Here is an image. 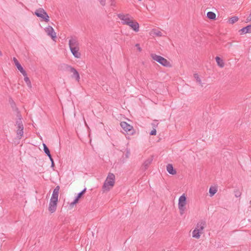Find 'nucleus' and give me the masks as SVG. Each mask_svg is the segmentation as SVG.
I'll return each instance as SVG.
<instances>
[{
  "label": "nucleus",
  "mask_w": 251,
  "mask_h": 251,
  "mask_svg": "<svg viewBox=\"0 0 251 251\" xmlns=\"http://www.w3.org/2000/svg\"><path fill=\"white\" fill-rule=\"evenodd\" d=\"M115 176L113 174L109 173L102 186V191H109L114 186Z\"/></svg>",
  "instance_id": "nucleus-1"
},
{
  "label": "nucleus",
  "mask_w": 251,
  "mask_h": 251,
  "mask_svg": "<svg viewBox=\"0 0 251 251\" xmlns=\"http://www.w3.org/2000/svg\"><path fill=\"white\" fill-rule=\"evenodd\" d=\"M151 56L154 60L157 61L165 67H169L170 66V62L166 59L161 56L151 53Z\"/></svg>",
  "instance_id": "nucleus-2"
},
{
  "label": "nucleus",
  "mask_w": 251,
  "mask_h": 251,
  "mask_svg": "<svg viewBox=\"0 0 251 251\" xmlns=\"http://www.w3.org/2000/svg\"><path fill=\"white\" fill-rule=\"evenodd\" d=\"M186 204V198L184 194L181 196L178 200V208L180 211V214L182 215L185 210V205Z\"/></svg>",
  "instance_id": "nucleus-3"
},
{
  "label": "nucleus",
  "mask_w": 251,
  "mask_h": 251,
  "mask_svg": "<svg viewBox=\"0 0 251 251\" xmlns=\"http://www.w3.org/2000/svg\"><path fill=\"white\" fill-rule=\"evenodd\" d=\"M16 126H17V136L18 138H21V137L23 136L24 134V126L22 123V117L21 115L19 116V119L16 121Z\"/></svg>",
  "instance_id": "nucleus-4"
},
{
  "label": "nucleus",
  "mask_w": 251,
  "mask_h": 251,
  "mask_svg": "<svg viewBox=\"0 0 251 251\" xmlns=\"http://www.w3.org/2000/svg\"><path fill=\"white\" fill-rule=\"evenodd\" d=\"M118 17L121 20V23L123 25H127L129 24V22L133 19V18L128 14H125L121 13L117 14Z\"/></svg>",
  "instance_id": "nucleus-5"
},
{
  "label": "nucleus",
  "mask_w": 251,
  "mask_h": 251,
  "mask_svg": "<svg viewBox=\"0 0 251 251\" xmlns=\"http://www.w3.org/2000/svg\"><path fill=\"white\" fill-rule=\"evenodd\" d=\"M35 14L38 17L42 18L46 22L49 21V16L43 8H39L35 12Z\"/></svg>",
  "instance_id": "nucleus-6"
},
{
  "label": "nucleus",
  "mask_w": 251,
  "mask_h": 251,
  "mask_svg": "<svg viewBox=\"0 0 251 251\" xmlns=\"http://www.w3.org/2000/svg\"><path fill=\"white\" fill-rule=\"evenodd\" d=\"M120 125L121 127L123 128V129L128 132L129 134H133L134 133V129L133 126L129 124H127L126 122H122L120 123Z\"/></svg>",
  "instance_id": "nucleus-7"
},
{
  "label": "nucleus",
  "mask_w": 251,
  "mask_h": 251,
  "mask_svg": "<svg viewBox=\"0 0 251 251\" xmlns=\"http://www.w3.org/2000/svg\"><path fill=\"white\" fill-rule=\"evenodd\" d=\"M69 46L70 49L79 48L78 41L75 37H71L69 41Z\"/></svg>",
  "instance_id": "nucleus-8"
},
{
  "label": "nucleus",
  "mask_w": 251,
  "mask_h": 251,
  "mask_svg": "<svg viewBox=\"0 0 251 251\" xmlns=\"http://www.w3.org/2000/svg\"><path fill=\"white\" fill-rule=\"evenodd\" d=\"M57 202L58 201H57L52 200L51 199L50 200L49 210L51 213H52L56 211Z\"/></svg>",
  "instance_id": "nucleus-9"
},
{
  "label": "nucleus",
  "mask_w": 251,
  "mask_h": 251,
  "mask_svg": "<svg viewBox=\"0 0 251 251\" xmlns=\"http://www.w3.org/2000/svg\"><path fill=\"white\" fill-rule=\"evenodd\" d=\"M45 30L47 34L50 36L52 40H54L56 38V35L53 28L51 26H49L46 27Z\"/></svg>",
  "instance_id": "nucleus-10"
},
{
  "label": "nucleus",
  "mask_w": 251,
  "mask_h": 251,
  "mask_svg": "<svg viewBox=\"0 0 251 251\" xmlns=\"http://www.w3.org/2000/svg\"><path fill=\"white\" fill-rule=\"evenodd\" d=\"M68 68L69 69L70 72L73 73L72 77L75 78L77 81H79L80 79V76L76 70L71 66H68Z\"/></svg>",
  "instance_id": "nucleus-11"
},
{
  "label": "nucleus",
  "mask_w": 251,
  "mask_h": 251,
  "mask_svg": "<svg viewBox=\"0 0 251 251\" xmlns=\"http://www.w3.org/2000/svg\"><path fill=\"white\" fill-rule=\"evenodd\" d=\"M13 60L15 63V66L17 68L18 70L24 76L26 75V73L25 70L23 69L18 60L15 57H13Z\"/></svg>",
  "instance_id": "nucleus-12"
},
{
  "label": "nucleus",
  "mask_w": 251,
  "mask_h": 251,
  "mask_svg": "<svg viewBox=\"0 0 251 251\" xmlns=\"http://www.w3.org/2000/svg\"><path fill=\"white\" fill-rule=\"evenodd\" d=\"M129 23L127 25L129 26L134 31L138 32L139 30V24L136 21L133 20V19L131 20Z\"/></svg>",
  "instance_id": "nucleus-13"
},
{
  "label": "nucleus",
  "mask_w": 251,
  "mask_h": 251,
  "mask_svg": "<svg viewBox=\"0 0 251 251\" xmlns=\"http://www.w3.org/2000/svg\"><path fill=\"white\" fill-rule=\"evenodd\" d=\"M60 187L59 186H57L53 190V193L51 197V200H55L58 201V194L59 191Z\"/></svg>",
  "instance_id": "nucleus-14"
},
{
  "label": "nucleus",
  "mask_w": 251,
  "mask_h": 251,
  "mask_svg": "<svg viewBox=\"0 0 251 251\" xmlns=\"http://www.w3.org/2000/svg\"><path fill=\"white\" fill-rule=\"evenodd\" d=\"M73 55L77 58H79L81 56V54L79 52V48H73L70 49Z\"/></svg>",
  "instance_id": "nucleus-15"
},
{
  "label": "nucleus",
  "mask_w": 251,
  "mask_h": 251,
  "mask_svg": "<svg viewBox=\"0 0 251 251\" xmlns=\"http://www.w3.org/2000/svg\"><path fill=\"white\" fill-rule=\"evenodd\" d=\"M205 225V222L204 221H201L197 224V226L195 228L199 230V231L202 233V230L204 228Z\"/></svg>",
  "instance_id": "nucleus-16"
},
{
  "label": "nucleus",
  "mask_w": 251,
  "mask_h": 251,
  "mask_svg": "<svg viewBox=\"0 0 251 251\" xmlns=\"http://www.w3.org/2000/svg\"><path fill=\"white\" fill-rule=\"evenodd\" d=\"M167 171L171 175H175L176 174V171L174 169L173 166L171 164H168L166 167Z\"/></svg>",
  "instance_id": "nucleus-17"
},
{
  "label": "nucleus",
  "mask_w": 251,
  "mask_h": 251,
  "mask_svg": "<svg viewBox=\"0 0 251 251\" xmlns=\"http://www.w3.org/2000/svg\"><path fill=\"white\" fill-rule=\"evenodd\" d=\"M153 160V156H151L148 158L144 162L143 166L145 167V169H147L149 165L151 164Z\"/></svg>",
  "instance_id": "nucleus-18"
},
{
  "label": "nucleus",
  "mask_w": 251,
  "mask_h": 251,
  "mask_svg": "<svg viewBox=\"0 0 251 251\" xmlns=\"http://www.w3.org/2000/svg\"><path fill=\"white\" fill-rule=\"evenodd\" d=\"M215 60L218 65L219 67H220L221 68L224 67L225 65L224 62L223 60L222 59H221L220 57H219V56H216L215 58Z\"/></svg>",
  "instance_id": "nucleus-19"
},
{
  "label": "nucleus",
  "mask_w": 251,
  "mask_h": 251,
  "mask_svg": "<svg viewBox=\"0 0 251 251\" xmlns=\"http://www.w3.org/2000/svg\"><path fill=\"white\" fill-rule=\"evenodd\" d=\"M201 233L199 231V230L195 228L192 232V236L196 239H199L200 237V235Z\"/></svg>",
  "instance_id": "nucleus-20"
},
{
  "label": "nucleus",
  "mask_w": 251,
  "mask_h": 251,
  "mask_svg": "<svg viewBox=\"0 0 251 251\" xmlns=\"http://www.w3.org/2000/svg\"><path fill=\"white\" fill-rule=\"evenodd\" d=\"M217 191V189L215 187H210L209 188V192L210 193V196L212 197L214 195H215Z\"/></svg>",
  "instance_id": "nucleus-21"
},
{
  "label": "nucleus",
  "mask_w": 251,
  "mask_h": 251,
  "mask_svg": "<svg viewBox=\"0 0 251 251\" xmlns=\"http://www.w3.org/2000/svg\"><path fill=\"white\" fill-rule=\"evenodd\" d=\"M207 17L211 20H214L216 18V14L211 11L208 12L207 13Z\"/></svg>",
  "instance_id": "nucleus-22"
},
{
  "label": "nucleus",
  "mask_w": 251,
  "mask_h": 251,
  "mask_svg": "<svg viewBox=\"0 0 251 251\" xmlns=\"http://www.w3.org/2000/svg\"><path fill=\"white\" fill-rule=\"evenodd\" d=\"M43 148H44V151L45 152V153L47 155V156L49 157H50V156H51V155L50 154V151L49 148H48V147L45 144H43Z\"/></svg>",
  "instance_id": "nucleus-23"
},
{
  "label": "nucleus",
  "mask_w": 251,
  "mask_h": 251,
  "mask_svg": "<svg viewBox=\"0 0 251 251\" xmlns=\"http://www.w3.org/2000/svg\"><path fill=\"white\" fill-rule=\"evenodd\" d=\"M194 77L196 79V80L197 82H198L200 85H201V86H202V83L201 81V78L199 77V75L198 74H194Z\"/></svg>",
  "instance_id": "nucleus-24"
},
{
  "label": "nucleus",
  "mask_w": 251,
  "mask_h": 251,
  "mask_svg": "<svg viewBox=\"0 0 251 251\" xmlns=\"http://www.w3.org/2000/svg\"><path fill=\"white\" fill-rule=\"evenodd\" d=\"M238 19H239V18L238 17L234 16V17H232L231 18H230L229 19L228 21L230 24H233L235 23V22H237Z\"/></svg>",
  "instance_id": "nucleus-25"
},
{
  "label": "nucleus",
  "mask_w": 251,
  "mask_h": 251,
  "mask_svg": "<svg viewBox=\"0 0 251 251\" xmlns=\"http://www.w3.org/2000/svg\"><path fill=\"white\" fill-rule=\"evenodd\" d=\"M130 154V150L129 149H127L126 150V153L124 155L125 158L126 159L128 158L129 157Z\"/></svg>",
  "instance_id": "nucleus-26"
},
{
  "label": "nucleus",
  "mask_w": 251,
  "mask_h": 251,
  "mask_svg": "<svg viewBox=\"0 0 251 251\" xmlns=\"http://www.w3.org/2000/svg\"><path fill=\"white\" fill-rule=\"evenodd\" d=\"M79 199H78V198L76 197L75 199L74 200V201L70 203V206H73L76 203H77Z\"/></svg>",
  "instance_id": "nucleus-27"
},
{
  "label": "nucleus",
  "mask_w": 251,
  "mask_h": 251,
  "mask_svg": "<svg viewBox=\"0 0 251 251\" xmlns=\"http://www.w3.org/2000/svg\"><path fill=\"white\" fill-rule=\"evenodd\" d=\"M86 190V189L85 188L81 192H80V193H79L77 196L76 197L78 198V199H80L81 198V197L84 194V193L85 192Z\"/></svg>",
  "instance_id": "nucleus-28"
},
{
  "label": "nucleus",
  "mask_w": 251,
  "mask_h": 251,
  "mask_svg": "<svg viewBox=\"0 0 251 251\" xmlns=\"http://www.w3.org/2000/svg\"><path fill=\"white\" fill-rule=\"evenodd\" d=\"M234 195L236 198H238L240 197L241 193L239 190H236L234 191Z\"/></svg>",
  "instance_id": "nucleus-29"
},
{
  "label": "nucleus",
  "mask_w": 251,
  "mask_h": 251,
  "mask_svg": "<svg viewBox=\"0 0 251 251\" xmlns=\"http://www.w3.org/2000/svg\"><path fill=\"white\" fill-rule=\"evenodd\" d=\"M246 26L245 27H243L242 28V29H241L239 31V32H241V34H246V33H248L246 31H247V29H246Z\"/></svg>",
  "instance_id": "nucleus-30"
},
{
  "label": "nucleus",
  "mask_w": 251,
  "mask_h": 251,
  "mask_svg": "<svg viewBox=\"0 0 251 251\" xmlns=\"http://www.w3.org/2000/svg\"><path fill=\"white\" fill-rule=\"evenodd\" d=\"M153 34L154 35H155L156 36H162V33L161 32L159 31H154L153 32Z\"/></svg>",
  "instance_id": "nucleus-31"
},
{
  "label": "nucleus",
  "mask_w": 251,
  "mask_h": 251,
  "mask_svg": "<svg viewBox=\"0 0 251 251\" xmlns=\"http://www.w3.org/2000/svg\"><path fill=\"white\" fill-rule=\"evenodd\" d=\"M49 158H50V161H51V167L52 168H54V163L53 159V158H52L51 156H50V157H49Z\"/></svg>",
  "instance_id": "nucleus-32"
},
{
  "label": "nucleus",
  "mask_w": 251,
  "mask_h": 251,
  "mask_svg": "<svg viewBox=\"0 0 251 251\" xmlns=\"http://www.w3.org/2000/svg\"><path fill=\"white\" fill-rule=\"evenodd\" d=\"M246 29H247V31L246 32L247 33H251V25H249L248 26H246Z\"/></svg>",
  "instance_id": "nucleus-33"
},
{
  "label": "nucleus",
  "mask_w": 251,
  "mask_h": 251,
  "mask_svg": "<svg viewBox=\"0 0 251 251\" xmlns=\"http://www.w3.org/2000/svg\"><path fill=\"white\" fill-rule=\"evenodd\" d=\"M100 3V4L102 6H104L106 4V0H98Z\"/></svg>",
  "instance_id": "nucleus-34"
},
{
  "label": "nucleus",
  "mask_w": 251,
  "mask_h": 251,
  "mask_svg": "<svg viewBox=\"0 0 251 251\" xmlns=\"http://www.w3.org/2000/svg\"><path fill=\"white\" fill-rule=\"evenodd\" d=\"M156 134V130L155 129L153 128L150 132V135H155Z\"/></svg>",
  "instance_id": "nucleus-35"
},
{
  "label": "nucleus",
  "mask_w": 251,
  "mask_h": 251,
  "mask_svg": "<svg viewBox=\"0 0 251 251\" xmlns=\"http://www.w3.org/2000/svg\"><path fill=\"white\" fill-rule=\"evenodd\" d=\"M24 80L26 83L30 81L29 78L27 76V75L24 76Z\"/></svg>",
  "instance_id": "nucleus-36"
},
{
  "label": "nucleus",
  "mask_w": 251,
  "mask_h": 251,
  "mask_svg": "<svg viewBox=\"0 0 251 251\" xmlns=\"http://www.w3.org/2000/svg\"><path fill=\"white\" fill-rule=\"evenodd\" d=\"M135 46L137 48V49L139 50V51H141V48L140 47V45L139 44H136L135 45Z\"/></svg>",
  "instance_id": "nucleus-37"
},
{
  "label": "nucleus",
  "mask_w": 251,
  "mask_h": 251,
  "mask_svg": "<svg viewBox=\"0 0 251 251\" xmlns=\"http://www.w3.org/2000/svg\"><path fill=\"white\" fill-rule=\"evenodd\" d=\"M26 84L27 85V86L29 88H31V82H29L28 83H26Z\"/></svg>",
  "instance_id": "nucleus-38"
},
{
  "label": "nucleus",
  "mask_w": 251,
  "mask_h": 251,
  "mask_svg": "<svg viewBox=\"0 0 251 251\" xmlns=\"http://www.w3.org/2000/svg\"><path fill=\"white\" fill-rule=\"evenodd\" d=\"M111 5L112 6H115V2L114 1H112Z\"/></svg>",
  "instance_id": "nucleus-39"
},
{
  "label": "nucleus",
  "mask_w": 251,
  "mask_h": 251,
  "mask_svg": "<svg viewBox=\"0 0 251 251\" xmlns=\"http://www.w3.org/2000/svg\"><path fill=\"white\" fill-rule=\"evenodd\" d=\"M2 53L1 52V51L0 50V56H2Z\"/></svg>",
  "instance_id": "nucleus-40"
}]
</instances>
